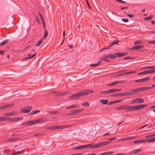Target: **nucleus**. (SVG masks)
Returning a JSON list of instances; mask_svg holds the SVG:
<instances>
[{"instance_id": "nucleus-1", "label": "nucleus", "mask_w": 155, "mask_h": 155, "mask_svg": "<svg viewBox=\"0 0 155 155\" xmlns=\"http://www.w3.org/2000/svg\"><path fill=\"white\" fill-rule=\"evenodd\" d=\"M94 91L92 90H87L82 92L77 93L71 95L69 97V99L70 100H72L80 97L86 95L89 93H92Z\"/></svg>"}, {"instance_id": "nucleus-2", "label": "nucleus", "mask_w": 155, "mask_h": 155, "mask_svg": "<svg viewBox=\"0 0 155 155\" xmlns=\"http://www.w3.org/2000/svg\"><path fill=\"white\" fill-rule=\"evenodd\" d=\"M47 120L46 118H41L37 120H31L22 123V125L27 127L35 124L36 123L43 122Z\"/></svg>"}, {"instance_id": "nucleus-3", "label": "nucleus", "mask_w": 155, "mask_h": 155, "mask_svg": "<svg viewBox=\"0 0 155 155\" xmlns=\"http://www.w3.org/2000/svg\"><path fill=\"white\" fill-rule=\"evenodd\" d=\"M140 91L139 88L133 89L128 92H126V96L128 95H131L137 93L139 92Z\"/></svg>"}, {"instance_id": "nucleus-4", "label": "nucleus", "mask_w": 155, "mask_h": 155, "mask_svg": "<svg viewBox=\"0 0 155 155\" xmlns=\"http://www.w3.org/2000/svg\"><path fill=\"white\" fill-rule=\"evenodd\" d=\"M144 102V100L141 98H137L134 99L131 102L132 104L142 103Z\"/></svg>"}, {"instance_id": "nucleus-5", "label": "nucleus", "mask_w": 155, "mask_h": 155, "mask_svg": "<svg viewBox=\"0 0 155 155\" xmlns=\"http://www.w3.org/2000/svg\"><path fill=\"white\" fill-rule=\"evenodd\" d=\"M84 109H78L76 110H74L71 111L70 113L67 114V116H70L72 115H75L77 113L80 112L83 110Z\"/></svg>"}, {"instance_id": "nucleus-6", "label": "nucleus", "mask_w": 155, "mask_h": 155, "mask_svg": "<svg viewBox=\"0 0 155 155\" xmlns=\"http://www.w3.org/2000/svg\"><path fill=\"white\" fill-rule=\"evenodd\" d=\"M32 107L31 106H28L26 107L22 108L21 111L24 113H28L30 112L32 110Z\"/></svg>"}, {"instance_id": "nucleus-7", "label": "nucleus", "mask_w": 155, "mask_h": 155, "mask_svg": "<svg viewBox=\"0 0 155 155\" xmlns=\"http://www.w3.org/2000/svg\"><path fill=\"white\" fill-rule=\"evenodd\" d=\"M14 104L13 103L8 104L4 105L3 106H0V109H4L13 106Z\"/></svg>"}, {"instance_id": "nucleus-8", "label": "nucleus", "mask_w": 155, "mask_h": 155, "mask_svg": "<svg viewBox=\"0 0 155 155\" xmlns=\"http://www.w3.org/2000/svg\"><path fill=\"white\" fill-rule=\"evenodd\" d=\"M137 138V137L136 136L130 137L126 138H124L120 139L119 140H123L124 141H127L128 140H133L136 138Z\"/></svg>"}, {"instance_id": "nucleus-9", "label": "nucleus", "mask_w": 155, "mask_h": 155, "mask_svg": "<svg viewBox=\"0 0 155 155\" xmlns=\"http://www.w3.org/2000/svg\"><path fill=\"white\" fill-rule=\"evenodd\" d=\"M126 96V93H117L114 94H111L110 95V97H119L121 96Z\"/></svg>"}, {"instance_id": "nucleus-10", "label": "nucleus", "mask_w": 155, "mask_h": 155, "mask_svg": "<svg viewBox=\"0 0 155 155\" xmlns=\"http://www.w3.org/2000/svg\"><path fill=\"white\" fill-rule=\"evenodd\" d=\"M147 142V139H141L140 140H138L136 141H135L134 142V143H144L146 142Z\"/></svg>"}, {"instance_id": "nucleus-11", "label": "nucleus", "mask_w": 155, "mask_h": 155, "mask_svg": "<svg viewBox=\"0 0 155 155\" xmlns=\"http://www.w3.org/2000/svg\"><path fill=\"white\" fill-rule=\"evenodd\" d=\"M86 145L85 148H86L87 147H89V148L90 149L98 147L97 144L95 145H93L92 144H91L88 145Z\"/></svg>"}, {"instance_id": "nucleus-12", "label": "nucleus", "mask_w": 155, "mask_h": 155, "mask_svg": "<svg viewBox=\"0 0 155 155\" xmlns=\"http://www.w3.org/2000/svg\"><path fill=\"white\" fill-rule=\"evenodd\" d=\"M86 145L83 146H75L72 148L73 150H81L83 148H85Z\"/></svg>"}, {"instance_id": "nucleus-13", "label": "nucleus", "mask_w": 155, "mask_h": 155, "mask_svg": "<svg viewBox=\"0 0 155 155\" xmlns=\"http://www.w3.org/2000/svg\"><path fill=\"white\" fill-rule=\"evenodd\" d=\"M116 57H121L126 55L127 54V53H124V52H117L116 53Z\"/></svg>"}, {"instance_id": "nucleus-14", "label": "nucleus", "mask_w": 155, "mask_h": 155, "mask_svg": "<svg viewBox=\"0 0 155 155\" xmlns=\"http://www.w3.org/2000/svg\"><path fill=\"white\" fill-rule=\"evenodd\" d=\"M151 74V70H147L144 71H143V72H140L138 74V75H141L142 74Z\"/></svg>"}, {"instance_id": "nucleus-15", "label": "nucleus", "mask_w": 155, "mask_h": 155, "mask_svg": "<svg viewBox=\"0 0 155 155\" xmlns=\"http://www.w3.org/2000/svg\"><path fill=\"white\" fill-rule=\"evenodd\" d=\"M107 58L110 59H114L116 57V53L114 54H110L107 55Z\"/></svg>"}, {"instance_id": "nucleus-16", "label": "nucleus", "mask_w": 155, "mask_h": 155, "mask_svg": "<svg viewBox=\"0 0 155 155\" xmlns=\"http://www.w3.org/2000/svg\"><path fill=\"white\" fill-rule=\"evenodd\" d=\"M99 102H101L102 104H108V101L107 99H103L100 100L99 101Z\"/></svg>"}, {"instance_id": "nucleus-17", "label": "nucleus", "mask_w": 155, "mask_h": 155, "mask_svg": "<svg viewBox=\"0 0 155 155\" xmlns=\"http://www.w3.org/2000/svg\"><path fill=\"white\" fill-rule=\"evenodd\" d=\"M17 114V113L15 112H12L5 113L4 114V116H15Z\"/></svg>"}, {"instance_id": "nucleus-18", "label": "nucleus", "mask_w": 155, "mask_h": 155, "mask_svg": "<svg viewBox=\"0 0 155 155\" xmlns=\"http://www.w3.org/2000/svg\"><path fill=\"white\" fill-rule=\"evenodd\" d=\"M144 46L143 45H137L132 47L131 49L133 50L139 49L143 48Z\"/></svg>"}, {"instance_id": "nucleus-19", "label": "nucleus", "mask_w": 155, "mask_h": 155, "mask_svg": "<svg viewBox=\"0 0 155 155\" xmlns=\"http://www.w3.org/2000/svg\"><path fill=\"white\" fill-rule=\"evenodd\" d=\"M152 88L151 87H145L139 88L140 91H143L144 90H147Z\"/></svg>"}, {"instance_id": "nucleus-20", "label": "nucleus", "mask_w": 155, "mask_h": 155, "mask_svg": "<svg viewBox=\"0 0 155 155\" xmlns=\"http://www.w3.org/2000/svg\"><path fill=\"white\" fill-rule=\"evenodd\" d=\"M123 82L122 81H115L114 82H113L112 83H111L110 84H108L107 85V86H110L112 85H114L117 84L118 83H120Z\"/></svg>"}, {"instance_id": "nucleus-21", "label": "nucleus", "mask_w": 155, "mask_h": 155, "mask_svg": "<svg viewBox=\"0 0 155 155\" xmlns=\"http://www.w3.org/2000/svg\"><path fill=\"white\" fill-rule=\"evenodd\" d=\"M119 42V41L114 40V41L110 43L109 47L112 46L113 45L117 44L118 42Z\"/></svg>"}, {"instance_id": "nucleus-22", "label": "nucleus", "mask_w": 155, "mask_h": 155, "mask_svg": "<svg viewBox=\"0 0 155 155\" xmlns=\"http://www.w3.org/2000/svg\"><path fill=\"white\" fill-rule=\"evenodd\" d=\"M9 41L8 39H5L1 43H0V46H3L4 45Z\"/></svg>"}, {"instance_id": "nucleus-23", "label": "nucleus", "mask_w": 155, "mask_h": 155, "mask_svg": "<svg viewBox=\"0 0 155 155\" xmlns=\"http://www.w3.org/2000/svg\"><path fill=\"white\" fill-rule=\"evenodd\" d=\"M17 118H15V117H13L12 118H11V117L7 118L6 119L7 120H8L9 122H12L15 121V120H17Z\"/></svg>"}, {"instance_id": "nucleus-24", "label": "nucleus", "mask_w": 155, "mask_h": 155, "mask_svg": "<svg viewBox=\"0 0 155 155\" xmlns=\"http://www.w3.org/2000/svg\"><path fill=\"white\" fill-rule=\"evenodd\" d=\"M97 146L98 147H102L106 145L107 144L106 142H101L99 143H97Z\"/></svg>"}, {"instance_id": "nucleus-25", "label": "nucleus", "mask_w": 155, "mask_h": 155, "mask_svg": "<svg viewBox=\"0 0 155 155\" xmlns=\"http://www.w3.org/2000/svg\"><path fill=\"white\" fill-rule=\"evenodd\" d=\"M127 106L124 105L123 106L116 108L115 109L116 110H119L121 109H127Z\"/></svg>"}, {"instance_id": "nucleus-26", "label": "nucleus", "mask_w": 155, "mask_h": 155, "mask_svg": "<svg viewBox=\"0 0 155 155\" xmlns=\"http://www.w3.org/2000/svg\"><path fill=\"white\" fill-rule=\"evenodd\" d=\"M48 113L50 115L57 114H59V111H49Z\"/></svg>"}, {"instance_id": "nucleus-27", "label": "nucleus", "mask_w": 155, "mask_h": 155, "mask_svg": "<svg viewBox=\"0 0 155 155\" xmlns=\"http://www.w3.org/2000/svg\"><path fill=\"white\" fill-rule=\"evenodd\" d=\"M141 150L140 149H137V150H134L133 151H131L129 154H132V153H138L140 151H141Z\"/></svg>"}, {"instance_id": "nucleus-28", "label": "nucleus", "mask_w": 155, "mask_h": 155, "mask_svg": "<svg viewBox=\"0 0 155 155\" xmlns=\"http://www.w3.org/2000/svg\"><path fill=\"white\" fill-rule=\"evenodd\" d=\"M107 56V55H104V56L102 58L101 60L105 61L107 62H109V60L107 58H108Z\"/></svg>"}, {"instance_id": "nucleus-29", "label": "nucleus", "mask_w": 155, "mask_h": 155, "mask_svg": "<svg viewBox=\"0 0 155 155\" xmlns=\"http://www.w3.org/2000/svg\"><path fill=\"white\" fill-rule=\"evenodd\" d=\"M19 139V138H12L9 139H8L7 140V141L8 142H9L10 141L12 142V141H15L16 140H18Z\"/></svg>"}, {"instance_id": "nucleus-30", "label": "nucleus", "mask_w": 155, "mask_h": 155, "mask_svg": "<svg viewBox=\"0 0 155 155\" xmlns=\"http://www.w3.org/2000/svg\"><path fill=\"white\" fill-rule=\"evenodd\" d=\"M147 142H152L155 141V137L150 139H147Z\"/></svg>"}, {"instance_id": "nucleus-31", "label": "nucleus", "mask_w": 155, "mask_h": 155, "mask_svg": "<svg viewBox=\"0 0 155 155\" xmlns=\"http://www.w3.org/2000/svg\"><path fill=\"white\" fill-rule=\"evenodd\" d=\"M155 68V66H147L146 67H144L143 68V69H150L152 68Z\"/></svg>"}, {"instance_id": "nucleus-32", "label": "nucleus", "mask_w": 155, "mask_h": 155, "mask_svg": "<svg viewBox=\"0 0 155 155\" xmlns=\"http://www.w3.org/2000/svg\"><path fill=\"white\" fill-rule=\"evenodd\" d=\"M150 77H147L142 78V82L144 83L145 81H148L150 79Z\"/></svg>"}, {"instance_id": "nucleus-33", "label": "nucleus", "mask_w": 155, "mask_h": 155, "mask_svg": "<svg viewBox=\"0 0 155 155\" xmlns=\"http://www.w3.org/2000/svg\"><path fill=\"white\" fill-rule=\"evenodd\" d=\"M101 61H99L97 62V64H91L90 65V66L91 67H95L97 65L101 63Z\"/></svg>"}, {"instance_id": "nucleus-34", "label": "nucleus", "mask_w": 155, "mask_h": 155, "mask_svg": "<svg viewBox=\"0 0 155 155\" xmlns=\"http://www.w3.org/2000/svg\"><path fill=\"white\" fill-rule=\"evenodd\" d=\"M127 109L128 111H132L134 110L133 106H130L127 107Z\"/></svg>"}, {"instance_id": "nucleus-35", "label": "nucleus", "mask_w": 155, "mask_h": 155, "mask_svg": "<svg viewBox=\"0 0 155 155\" xmlns=\"http://www.w3.org/2000/svg\"><path fill=\"white\" fill-rule=\"evenodd\" d=\"M56 127H55V126H51V127H47L46 128V130H52L56 129Z\"/></svg>"}, {"instance_id": "nucleus-36", "label": "nucleus", "mask_w": 155, "mask_h": 155, "mask_svg": "<svg viewBox=\"0 0 155 155\" xmlns=\"http://www.w3.org/2000/svg\"><path fill=\"white\" fill-rule=\"evenodd\" d=\"M43 39L41 38L36 45V46H39L42 42Z\"/></svg>"}, {"instance_id": "nucleus-37", "label": "nucleus", "mask_w": 155, "mask_h": 155, "mask_svg": "<svg viewBox=\"0 0 155 155\" xmlns=\"http://www.w3.org/2000/svg\"><path fill=\"white\" fill-rule=\"evenodd\" d=\"M48 34V31L47 30H45V32L43 37L42 38L43 39H45L47 37Z\"/></svg>"}, {"instance_id": "nucleus-38", "label": "nucleus", "mask_w": 155, "mask_h": 155, "mask_svg": "<svg viewBox=\"0 0 155 155\" xmlns=\"http://www.w3.org/2000/svg\"><path fill=\"white\" fill-rule=\"evenodd\" d=\"M45 134L42 133H38L34 134L35 137H40L44 135Z\"/></svg>"}, {"instance_id": "nucleus-39", "label": "nucleus", "mask_w": 155, "mask_h": 155, "mask_svg": "<svg viewBox=\"0 0 155 155\" xmlns=\"http://www.w3.org/2000/svg\"><path fill=\"white\" fill-rule=\"evenodd\" d=\"M82 105L84 107H87L89 106L90 104L88 102H85L83 103L82 104Z\"/></svg>"}, {"instance_id": "nucleus-40", "label": "nucleus", "mask_w": 155, "mask_h": 155, "mask_svg": "<svg viewBox=\"0 0 155 155\" xmlns=\"http://www.w3.org/2000/svg\"><path fill=\"white\" fill-rule=\"evenodd\" d=\"M40 112V110H35L33 111H32L30 113V114L33 115L36 114V113L39 112Z\"/></svg>"}, {"instance_id": "nucleus-41", "label": "nucleus", "mask_w": 155, "mask_h": 155, "mask_svg": "<svg viewBox=\"0 0 155 155\" xmlns=\"http://www.w3.org/2000/svg\"><path fill=\"white\" fill-rule=\"evenodd\" d=\"M108 94H109L115 92L114 89H112L107 90Z\"/></svg>"}, {"instance_id": "nucleus-42", "label": "nucleus", "mask_w": 155, "mask_h": 155, "mask_svg": "<svg viewBox=\"0 0 155 155\" xmlns=\"http://www.w3.org/2000/svg\"><path fill=\"white\" fill-rule=\"evenodd\" d=\"M153 17V15H151L149 16H147L146 17H145L144 18V20H150L152 19Z\"/></svg>"}, {"instance_id": "nucleus-43", "label": "nucleus", "mask_w": 155, "mask_h": 155, "mask_svg": "<svg viewBox=\"0 0 155 155\" xmlns=\"http://www.w3.org/2000/svg\"><path fill=\"white\" fill-rule=\"evenodd\" d=\"M136 72V71H129V72H127L124 73V74L125 75H127L129 74H132L133 73H134Z\"/></svg>"}, {"instance_id": "nucleus-44", "label": "nucleus", "mask_w": 155, "mask_h": 155, "mask_svg": "<svg viewBox=\"0 0 155 155\" xmlns=\"http://www.w3.org/2000/svg\"><path fill=\"white\" fill-rule=\"evenodd\" d=\"M138 106L139 107V109H141L142 108H143V107H146V106H147V105H146V104H143L138 105Z\"/></svg>"}, {"instance_id": "nucleus-45", "label": "nucleus", "mask_w": 155, "mask_h": 155, "mask_svg": "<svg viewBox=\"0 0 155 155\" xmlns=\"http://www.w3.org/2000/svg\"><path fill=\"white\" fill-rule=\"evenodd\" d=\"M7 119V117H0V121H4Z\"/></svg>"}, {"instance_id": "nucleus-46", "label": "nucleus", "mask_w": 155, "mask_h": 155, "mask_svg": "<svg viewBox=\"0 0 155 155\" xmlns=\"http://www.w3.org/2000/svg\"><path fill=\"white\" fill-rule=\"evenodd\" d=\"M134 110L139 109L138 105L133 106Z\"/></svg>"}, {"instance_id": "nucleus-47", "label": "nucleus", "mask_w": 155, "mask_h": 155, "mask_svg": "<svg viewBox=\"0 0 155 155\" xmlns=\"http://www.w3.org/2000/svg\"><path fill=\"white\" fill-rule=\"evenodd\" d=\"M36 53H35L34 54L32 55L31 56H29V57H27V58H25L24 59L25 60L29 59L31 58H32L34 57L35 55L36 54Z\"/></svg>"}, {"instance_id": "nucleus-48", "label": "nucleus", "mask_w": 155, "mask_h": 155, "mask_svg": "<svg viewBox=\"0 0 155 155\" xmlns=\"http://www.w3.org/2000/svg\"><path fill=\"white\" fill-rule=\"evenodd\" d=\"M66 94L65 92H60L57 94H56L57 96H60L62 95H64Z\"/></svg>"}, {"instance_id": "nucleus-49", "label": "nucleus", "mask_w": 155, "mask_h": 155, "mask_svg": "<svg viewBox=\"0 0 155 155\" xmlns=\"http://www.w3.org/2000/svg\"><path fill=\"white\" fill-rule=\"evenodd\" d=\"M99 94H108L107 91H103L101 92H100L99 93Z\"/></svg>"}, {"instance_id": "nucleus-50", "label": "nucleus", "mask_w": 155, "mask_h": 155, "mask_svg": "<svg viewBox=\"0 0 155 155\" xmlns=\"http://www.w3.org/2000/svg\"><path fill=\"white\" fill-rule=\"evenodd\" d=\"M72 126L71 125H63L62 126V128H63V129H64V128H69V127H71Z\"/></svg>"}, {"instance_id": "nucleus-51", "label": "nucleus", "mask_w": 155, "mask_h": 155, "mask_svg": "<svg viewBox=\"0 0 155 155\" xmlns=\"http://www.w3.org/2000/svg\"><path fill=\"white\" fill-rule=\"evenodd\" d=\"M141 43V41H137L135 42L134 45H138Z\"/></svg>"}, {"instance_id": "nucleus-52", "label": "nucleus", "mask_w": 155, "mask_h": 155, "mask_svg": "<svg viewBox=\"0 0 155 155\" xmlns=\"http://www.w3.org/2000/svg\"><path fill=\"white\" fill-rule=\"evenodd\" d=\"M38 13L39 14V15L40 16V18L41 19V21L44 20V18L42 16V15H41V13H40V12H39Z\"/></svg>"}, {"instance_id": "nucleus-53", "label": "nucleus", "mask_w": 155, "mask_h": 155, "mask_svg": "<svg viewBox=\"0 0 155 155\" xmlns=\"http://www.w3.org/2000/svg\"><path fill=\"white\" fill-rule=\"evenodd\" d=\"M134 82H142V79H137L134 81Z\"/></svg>"}, {"instance_id": "nucleus-54", "label": "nucleus", "mask_w": 155, "mask_h": 155, "mask_svg": "<svg viewBox=\"0 0 155 155\" xmlns=\"http://www.w3.org/2000/svg\"><path fill=\"white\" fill-rule=\"evenodd\" d=\"M55 127H56V129H63L62 128V126H55Z\"/></svg>"}, {"instance_id": "nucleus-55", "label": "nucleus", "mask_w": 155, "mask_h": 155, "mask_svg": "<svg viewBox=\"0 0 155 155\" xmlns=\"http://www.w3.org/2000/svg\"><path fill=\"white\" fill-rule=\"evenodd\" d=\"M16 152V154L17 155H18L19 154H21V153H23L24 152V151L22 150L21 151H17V152Z\"/></svg>"}, {"instance_id": "nucleus-56", "label": "nucleus", "mask_w": 155, "mask_h": 155, "mask_svg": "<svg viewBox=\"0 0 155 155\" xmlns=\"http://www.w3.org/2000/svg\"><path fill=\"white\" fill-rule=\"evenodd\" d=\"M155 137L154 134H151L150 135H148L146 136L145 137V138H147V137Z\"/></svg>"}, {"instance_id": "nucleus-57", "label": "nucleus", "mask_w": 155, "mask_h": 155, "mask_svg": "<svg viewBox=\"0 0 155 155\" xmlns=\"http://www.w3.org/2000/svg\"><path fill=\"white\" fill-rule=\"evenodd\" d=\"M148 43L150 44H155V41H148Z\"/></svg>"}, {"instance_id": "nucleus-58", "label": "nucleus", "mask_w": 155, "mask_h": 155, "mask_svg": "<svg viewBox=\"0 0 155 155\" xmlns=\"http://www.w3.org/2000/svg\"><path fill=\"white\" fill-rule=\"evenodd\" d=\"M132 58L131 57H124L123 58V59L124 60H128V59H131Z\"/></svg>"}, {"instance_id": "nucleus-59", "label": "nucleus", "mask_w": 155, "mask_h": 155, "mask_svg": "<svg viewBox=\"0 0 155 155\" xmlns=\"http://www.w3.org/2000/svg\"><path fill=\"white\" fill-rule=\"evenodd\" d=\"M122 20L125 22H127L129 21V20L128 19L124 18L122 19Z\"/></svg>"}, {"instance_id": "nucleus-60", "label": "nucleus", "mask_w": 155, "mask_h": 155, "mask_svg": "<svg viewBox=\"0 0 155 155\" xmlns=\"http://www.w3.org/2000/svg\"><path fill=\"white\" fill-rule=\"evenodd\" d=\"M117 2H120V3H125V2H124V1H122V0H117Z\"/></svg>"}, {"instance_id": "nucleus-61", "label": "nucleus", "mask_w": 155, "mask_h": 155, "mask_svg": "<svg viewBox=\"0 0 155 155\" xmlns=\"http://www.w3.org/2000/svg\"><path fill=\"white\" fill-rule=\"evenodd\" d=\"M86 0V3L87 4V7H88L90 8V9H91V6H90V5L88 3V1L87 0Z\"/></svg>"}, {"instance_id": "nucleus-62", "label": "nucleus", "mask_w": 155, "mask_h": 155, "mask_svg": "<svg viewBox=\"0 0 155 155\" xmlns=\"http://www.w3.org/2000/svg\"><path fill=\"white\" fill-rule=\"evenodd\" d=\"M41 21L42 22V23L43 24L44 28L45 29V22L44 20H42V21Z\"/></svg>"}, {"instance_id": "nucleus-63", "label": "nucleus", "mask_w": 155, "mask_h": 155, "mask_svg": "<svg viewBox=\"0 0 155 155\" xmlns=\"http://www.w3.org/2000/svg\"><path fill=\"white\" fill-rule=\"evenodd\" d=\"M124 74V73L118 74L116 76L117 77L122 76L123 75H125V74Z\"/></svg>"}, {"instance_id": "nucleus-64", "label": "nucleus", "mask_w": 155, "mask_h": 155, "mask_svg": "<svg viewBox=\"0 0 155 155\" xmlns=\"http://www.w3.org/2000/svg\"><path fill=\"white\" fill-rule=\"evenodd\" d=\"M127 16H129L130 17L132 18L134 17V15L132 14H127Z\"/></svg>"}]
</instances>
